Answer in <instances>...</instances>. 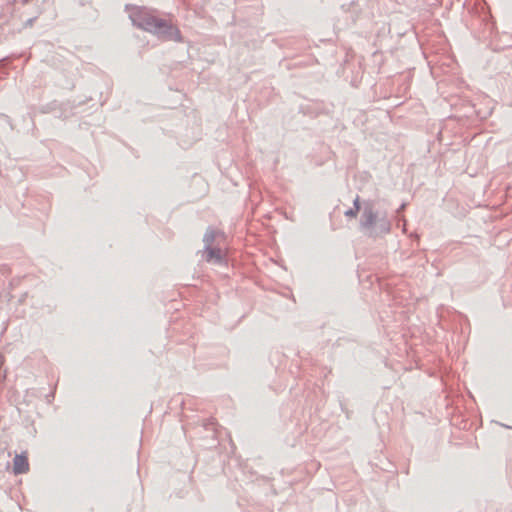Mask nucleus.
Returning <instances> with one entry per match:
<instances>
[{"label": "nucleus", "instance_id": "obj_4", "mask_svg": "<svg viewBox=\"0 0 512 512\" xmlns=\"http://www.w3.org/2000/svg\"><path fill=\"white\" fill-rule=\"evenodd\" d=\"M29 463L25 454H16L13 461V472L15 475L28 472Z\"/></svg>", "mask_w": 512, "mask_h": 512}, {"label": "nucleus", "instance_id": "obj_6", "mask_svg": "<svg viewBox=\"0 0 512 512\" xmlns=\"http://www.w3.org/2000/svg\"><path fill=\"white\" fill-rule=\"evenodd\" d=\"M353 205H354L353 209H357V212H358L359 209H360V198H359V196H357L355 198V200L353 201Z\"/></svg>", "mask_w": 512, "mask_h": 512}, {"label": "nucleus", "instance_id": "obj_5", "mask_svg": "<svg viewBox=\"0 0 512 512\" xmlns=\"http://www.w3.org/2000/svg\"><path fill=\"white\" fill-rule=\"evenodd\" d=\"M357 213H358L357 209L351 208L345 212V216L350 217V218H355L357 216Z\"/></svg>", "mask_w": 512, "mask_h": 512}, {"label": "nucleus", "instance_id": "obj_3", "mask_svg": "<svg viewBox=\"0 0 512 512\" xmlns=\"http://www.w3.org/2000/svg\"><path fill=\"white\" fill-rule=\"evenodd\" d=\"M218 236H221L220 233L213 229H208L204 235L203 257L207 262H214L220 264L225 259L226 252L221 248L212 246L213 242Z\"/></svg>", "mask_w": 512, "mask_h": 512}, {"label": "nucleus", "instance_id": "obj_1", "mask_svg": "<svg viewBox=\"0 0 512 512\" xmlns=\"http://www.w3.org/2000/svg\"><path fill=\"white\" fill-rule=\"evenodd\" d=\"M130 19L138 28L155 34L162 40H174L180 42L181 34L177 27L170 21L156 17L152 12L144 8H137L130 14Z\"/></svg>", "mask_w": 512, "mask_h": 512}, {"label": "nucleus", "instance_id": "obj_2", "mask_svg": "<svg viewBox=\"0 0 512 512\" xmlns=\"http://www.w3.org/2000/svg\"><path fill=\"white\" fill-rule=\"evenodd\" d=\"M360 226L370 231L371 236L379 234H387L391 230V223L387 218V214L377 213L375 211L374 201L368 200L363 203Z\"/></svg>", "mask_w": 512, "mask_h": 512}]
</instances>
